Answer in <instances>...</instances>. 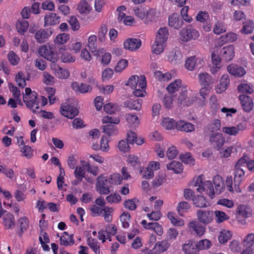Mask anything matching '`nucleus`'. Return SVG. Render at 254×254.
Returning a JSON list of instances; mask_svg holds the SVG:
<instances>
[{
  "label": "nucleus",
  "instance_id": "18",
  "mask_svg": "<svg viewBox=\"0 0 254 254\" xmlns=\"http://www.w3.org/2000/svg\"><path fill=\"white\" fill-rule=\"evenodd\" d=\"M198 77L200 84L205 87H208L215 82V79L206 72L200 73Z\"/></svg>",
  "mask_w": 254,
  "mask_h": 254
},
{
  "label": "nucleus",
  "instance_id": "2",
  "mask_svg": "<svg viewBox=\"0 0 254 254\" xmlns=\"http://www.w3.org/2000/svg\"><path fill=\"white\" fill-rule=\"evenodd\" d=\"M179 35L182 41L187 42L196 40L199 37V32L192 25L190 24L181 29Z\"/></svg>",
  "mask_w": 254,
  "mask_h": 254
},
{
  "label": "nucleus",
  "instance_id": "15",
  "mask_svg": "<svg viewBox=\"0 0 254 254\" xmlns=\"http://www.w3.org/2000/svg\"><path fill=\"white\" fill-rule=\"evenodd\" d=\"M51 69L56 76L60 79H66L69 76V71L59 64H51Z\"/></svg>",
  "mask_w": 254,
  "mask_h": 254
},
{
  "label": "nucleus",
  "instance_id": "48",
  "mask_svg": "<svg viewBox=\"0 0 254 254\" xmlns=\"http://www.w3.org/2000/svg\"><path fill=\"white\" fill-rule=\"evenodd\" d=\"M190 208V204L186 201L180 202L177 207V210L179 214L183 216V213L186 212Z\"/></svg>",
  "mask_w": 254,
  "mask_h": 254
},
{
  "label": "nucleus",
  "instance_id": "62",
  "mask_svg": "<svg viewBox=\"0 0 254 254\" xmlns=\"http://www.w3.org/2000/svg\"><path fill=\"white\" fill-rule=\"evenodd\" d=\"M15 81L18 85L21 88H24L26 85L24 74L21 72H18L15 77Z\"/></svg>",
  "mask_w": 254,
  "mask_h": 254
},
{
  "label": "nucleus",
  "instance_id": "31",
  "mask_svg": "<svg viewBox=\"0 0 254 254\" xmlns=\"http://www.w3.org/2000/svg\"><path fill=\"white\" fill-rule=\"evenodd\" d=\"M124 106L130 110H139L141 107V100L129 99L125 102Z\"/></svg>",
  "mask_w": 254,
  "mask_h": 254
},
{
  "label": "nucleus",
  "instance_id": "45",
  "mask_svg": "<svg viewBox=\"0 0 254 254\" xmlns=\"http://www.w3.org/2000/svg\"><path fill=\"white\" fill-rule=\"evenodd\" d=\"M61 61L64 63H72L75 62V57L69 52H64L61 53Z\"/></svg>",
  "mask_w": 254,
  "mask_h": 254
},
{
  "label": "nucleus",
  "instance_id": "42",
  "mask_svg": "<svg viewBox=\"0 0 254 254\" xmlns=\"http://www.w3.org/2000/svg\"><path fill=\"white\" fill-rule=\"evenodd\" d=\"M125 118L127 122L132 126L136 127L139 124L138 118L135 114L128 113L126 114Z\"/></svg>",
  "mask_w": 254,
  "mask_h": 254
},
{
  "label": "nucleus",
  "instance_id": "46",
  "mask_svg": "<svg viewBox=\"0 0 254 254\" xmlns=\"http://www.w3.org/2000/svg\"><path fill=\"white\" fill-rule=\"evenodd\" d=\"M181 83L182 81L180 79H177L174 82H171L166 89L169 93H174L181 87Z\"/></svg>",
  "mask_w": 254,
  "mask_h": 254
},
{
  "label": "nucleus",
  "instance_id": "16",
  "mask_svg": "<svg viewBox=\"0 0 254 254\" xmlns=\"http://www.w3.org/2000/svg\"><path fill=\"white\" fill-rule=\"evenodd\" d=\"M194 99L192 97H188L187 96V90L186 87H182L180 95L178 98V103L180 104H184V106H189L192 104Z\"/></svg>",
  "mask_w": 254,
  "mask_h": 254
},
{
  "label": "nucleus",
  "instance_id": "17",
  "mask_svg": "<svg viewBox=\"0 0 254 254\" xmlns=\"http://www.w3.org/2000/svg\"><path fill=\"white\" fill-rule=\"evenodd\" d=\"M97 36L95 35L90 36L88 39V47L90 51L96 56H100L101 54H103V49L97 50Z\"/></svg>",
  "mask_w": 254,
  "mask_h": 254
},
{
  "label": "nucleus",
  "instance_id": "33",
  "mask_svg": "<svg viewBox=\"0 0 254 254\" xmlns=\"http://www.w3.org/2000/svg\"><path fill=\"white\" fill-rule=\"evenodd\" d=\"M215 186V191L216 194H220L224 189V183L222 178L219 175L215 176L213 180Z\"/></svg>",
  "mask_w": 254,
  "mask_h": 254
},
{
  "label": "nucleus",
  "instance_id": "57",
  "mask_svg": "<svg viewBox=\"0 0 254 254\" xmlns=\"http://www.w3.org/2000/svg\"><path fill=\"white\" fill-rule=\"evenodd\" d=\"M237 90L240 93H245L251 94L253 92V88L249 84L246 83H241L237 87Z\"/></svg>",
  "mask_w": 254,
  "mask_h": 254
},
{
  "label": "nucleus",
  "instance_id": "10",
  "mask_svg": "<svg viewBox=\"0 0 254 254\" xmlns=\"http://www.w3.org/2000/svg\"><path fill=\"white\" fill-rule=\"evenodd\" d=\"M239 99L241 101V105L244 112L250 113L253 110L254 102L251 97L245 94H242L239 96Z\"/></svg>",
  "mask_w": 254,
  "mask_h": 254
},
{
  "label": "nucleus",
  "instance_id": "20",
  "mask_svg": "<svg viewBox=\"0 0 254 254\" xmlns=\"http://www.w3.org/2000/svg\"><path fill=\"white\" fill-rule=\"evenodd\" d=\"M227 70L230 74L238 77H242L246 73L244 68L239 64H229Z\"/></svg>",
  "mask_w": 254,
  "mask_h": 254
},
{
  "label": "nucleus",
  "instance_id": "25",
  "mask_svg": "<svg viewBox=\"0 0 254 254\" xmlns=\"http://www.w3.org/2000/svg\"><path fill=\"white\" fill-rule=\"evenodd\" d=\"M169 31L167 27H161L159 29L156 34L155 41L156 43H164L166 44V42L169 37Z\"/></svg>",
  "mask_w": 254,
  "mask_h": 254
},
{
  "label": "nucleus",
  "instance_id": "50",
  "mask_svg": "<svg viewBox=\"0 0 254 254\" xmlns=\"http://www.w3.org/2000/svg\"><path fill=\"white\" fill-rule=\"evenodd\" d=\"M232 235L230 232L226 230L221 231L218 237V240L220 243L225 244L231 238Z\"/></svg>",
  "mask_w": 254,
  "mask_h": 254
},
{
  "label": "nucleus",
  "instance_id": "64",
  "mask_svg": "<svg viewBox=\"0 0 254 254\" xmlns=\"http://www.w3.org/2000/svg\"><path fill=\"white\" fill-rule=\"evenodd\" d=\"M243 244L246 247H252L254 244V234H249L244 239Z\"/></svg>",
  "mask_w": 254,
  "mask_h": 254
},
{
  "label": "nucleus",
  "instance_id": "52",
  "mask_svg": "<svg viewBox=\"0 0 254 254\" xmlns=\"http://www.w3.org/2000/svg\"><path fill=\"white\" fill-rule=\"evenodd\" d=\"M238 39V35L236 33L230 32L224 36H221L220 40L223 42H233Z\"/></svg>",
  "mask_w": 254,
  "mask_h": 254
},
{
  "label": "nucleus",
  "instance_id": "29",
  "mask_svg": "<svg viewBox=\"0 0 254 254\" xmlns=\"http://www.w3.org/2000/svg\"><path fill=\"white\" fill-rule=\"evenodd\" d=\"M127 140L129 144H132L135 143L139 145L142 144L144 142L143 139L137 138V134L131 130L127 133Z\"/></svg>",
  "mask_w": 254,
  "mask_h": 254
},
{
  "label": "nucleus",
  "instance_id": "8",
  "mask_svg": "<svg viewBox=\"0 0 254 254\" xmlns=\"http://www.w3.org/2000/svg\"><path fill=\"white\" fill-rule=\"evenodd\" d=\"M197 217L199 222L205 225L210 223L213 219V211L211 210H203L199 209L197 211Z\"/></svg>",
  "mask_w": 254,
  "mask_h": 254
},
{
  "label": "nucleus",
  "instance_id": "30",
  "mask_svg": "<svg viewBox=\"0 0 254 254\" xmlns=\"http://www.w3.org/2000/svg\"><path fill=\"white\" fill-rule=\"evenodd\" d=\"M71 88L75 91H79L81 93H85L92 90V87L90 85L82 83L79 86L77 82L72 83Z\"/></svg>",
  "mask_w": 254,
  "mask_h": 254
},
{
  "label": "nucleus",
  "instance_id": "37",
  "mask_svg": "<svg viewBox=\"0 0 254 254\" xmlns=\"http://www.w3.org/2000/svg\"><path fill=\"white\" fill-rule=\"evenodd\" d=\"M144 228L154 230L158 236H161L163 233L162 226L157 222H149L147 226H144Z\"/></svg>",
  "mask_w": 254,
  "mask_h": 254
},
{
  "label": "nucleus",
  "instance_id": "61",
  "mask_svg": "<svg viewBox=\"0 0 254 254\" xmlns=\"http://www.w3.org/2000/svg\"><path fill=\"white\" fill-rule=\"evenodd\" d=\"M198 252L200 250L209 249L211 246V242L207 239L202 240L196 243Z\"/></svg>",
  "mask_w": 254,
  "mask_h": 254
},
{
  "label": "nucleus",
  "instance_id": "56",
  "mask_svg": "<svg viewBox=\"0 0 254 254\" xmlns=\"http://www.w3.org/2000/svg\"><path fill=\"white\" fill-rule=\"evenodd\" d=\"M74 242L73 235H71L69 237H68L67 238L64 235H62L60 238V244L64 246H71L74 244Z\"/></svg>",
  "mask_w": 254,
  "mask_h": 254
},
{
  "label": "nucleus",
  "instance_id": "1",
  "mask_svg": "<svg viewBox=\"0 0 254 254\" xmlns=\"http://www.w3.org/2000/svg\"><path fill=\"white\" fill-rule=\"evenodd\" d=\"M39 54L52 64H55L59 59L58 55L56 52L54 45H44L39 47Z\"/></svg>",
  "mask_w": 254,
  "mask_h": 254
},
{
  "label": "nucleus",
  "instance_id": "24",
  "mask_svg": "<svg viewBox=\"0 0 254 254\" xmlns=\"http://www.w3.org/2000/svg\"><path fill=\"white\" fill-rule=\"evenodd\" d=\"M196 190L200 192L206 191L211 198H213L214 197L215 191L212 183L210 181H205L202 185V186H199L196 189Z\"/></svg>",
  "mask_w": 254,
  "mask_h": 254
},
{
  "label": "nucleus",
  "instance_id": "26",
  "mask_svg": "<svg viewBox=\"0 0 254 254\" xmlns=\"http://www.w3.org/2000/svg\"><path fill=\"white\" fill-rule=\"evenodd\" d=\"M182 250L186 254H194L198 252L196 243L190 240L183 245Z\"/></svg>",
  "mask_w": 254,
  "mask_h": 254
},
{
  "label": "nucleus",
  "instance_id": "60",
  "mask_svg": "<svg viewBox=\"0 0 254 254\" xmlns=\"http://www.w3.org/2000/svg\"><path fill=\"white\" fill-rule=\"evenodd\" d=\"M120 220L122 223L123 227L125 228L129 227V222L130 220V214L128 212H123L121 216Z\"/></svg>",
  "mask_w": 254,
  "mask_h": 254
},
{
  "label": "nucleus",
  "instance_id": "58",
  "mask_svg": "<svg viewBox=\"0 0 254 254\" xmlns=\"http://www.w3.org/2000/svg\"><path fill=\"white\" fill-rule=\"evenodd\" d=\"M244 175L245 172L243 169L240 168V167L236 168L234 178V182H236L237 183H241L243 179V177L244 176Z\"/></svg>",
  "mask_w": 254,
  "mask_h": 254
},
{
  "label": "nucleus",
  "instance_id": "59",
  "mask_svg": "<svg viewBox=\"0 0 254 254\" xmlns=\"http://www.w3.org/2000/svg\"><path fill=\"white\" fill-rule=\"evenodd\" d=\"M226 31L225 27L224 24L220 21H217L214 26L213 32L214 34L219 35Z\"/></svg>",
  "mask_w": 254,
  "mask_h": 254
},
{
  "label": "nucleus",
  "instance_id": "54",
  "mask_svg": "<svg viewBox=\"0 0 254 254\" xmlns=\"http://www.w3.org/2000/svg\"><path fill=\"white\" fill-rule=\"evenodd\" d=\"M92 9V7L86 0L80 1L78 5V10L80 13L89 12Z\"/></svg>",
  "mask_w": 254,
  "mask_h": 254
},
{
  "label": "nucleus",
  "instance_id": "47",
  "mask_svg": "<svg viewBox=\"0 0 254 254\" xmlns=\"http://www.w3.org/2000/svg\"><path fill=\"white\" fill-rule=\"evenodd\" d=\"M108 28L105 24H102L99 29L98 37L99 41L103 43L106 41Z\"/></svg>",
  "mask_w": 254,
  "mask_h": 254
},
{
  "label": "nucleus",
  "instance_id": "40",
  "mask_svg": "<svg viewBox=\"0 0 254 254\" xmlns=\"http://www.w3.org/2000/svg\"><path fill=\"white\" fill-rule=\"evenodd\" d=\"M104 110L107 114H112L120 110V106L117 104L108 103L104 106Z\"/></svg>",
  "mask_w": 254,
  "mask_h": 254
},
{
  "label": "nucleus",
  "instance_id": "44",
  "mask_svg": "<svg viewBox=\"0 0 254 254\" xmlns=\"http://www.w3.org/2000/svg\"><path fill=\"white\" fill-rule=\"evenodd\" d=\"M69 35L65 33L58 34L54 40V43L57 45H63L69 39Z\"/></svg>",
  "mask_w": 254,
  "mask_h": 254
},
{
  "label": "nucleus",
  "instance_id": "21",
  "mask_svg": "<svg viewBox=\"0 0 254 254\" xmlns=\"http://www.w3.org/2000/svg\"><path fill=\"white\" fill-rule=\"evenodd\" d=\"M61 21V17L58 16L56 13L49 12L44 17V25L53 26L58 24Z\"/></svg>",
  "mask_w": 254,
  "mask_h": 254
},
{
  "label": "nucleus",
  "instance_id": "51",
  "mask_svg": "<svg viewBox=\"0 0 254 254\" xmlns=\"http://www.w3.org/2000/svg\"><path fill=\"white\" fill-rule=\"evenodd\" d=\"M176 123L174 120L167 118L163 120L162 125L167 129H173L176 127Z\"/></svg>",
  "mask_w": 254,
  "mask_h": 254
},
{
  "label": "nucleus",
  "instance_id": "27",
  "mask_svg": "<svg viewBox=\"0 0 254 254\" xmlns=\"http://www.w3.org/2000/svg\"><path fill=\"white\" fill-rule=\"evenodd\" d=\"M189 227L190 230H193L199 236H202L205 231V226L196 221L190 222L189 224Z\"/></svg>",
  "mask_w": 254,
  "mask_h": 254
},
{
  "label": "nucleus",
  "instance_id": "41",
  "mask_svg": "<svg viewBox=\"0 0 254 254\" xmlns=\"http://www.w3.org/2000/svg\"><path fill=\"white\" fill-rule=\"evenodd\" d=\"M237 216L247 218L251 216V213L248 210V208L244 205H240L237 208Z\"/></svg>",
  "mask_w": 254,
  "mask_h": 254
},
{
  "label": "nucleus",
  "instance_id": "32",
  "mask_svg": "<svg viewBox=\"0 0 254 254\" xmlns=\"http://www.w3.org/2000/svg\"><path fill=\"white\" fill-rule=\"evenodd\" d=\"M156 13V10L154 8H149L147 10L145 13V24H149L151 22L156 21L157 18Z\"/></svg>",
  "mask_w": 254,
  "mask_h": 254
},
{
  "label": "nucleus",
  "instance_id": "9",
  "mask_svg": "<svg viewBox=\"0 0 254 254\" xmlns=\"http://www.w3.org/2000/svg\"><path fill=\"white\" fill-rule=\"evenodd\" d=\"M60 112L62 115L69 119H73L79 113L78 110L76 107L66 103L62 105Z\"/></svg>",
  "mask_w": 254,
  "mask_h": 254
},
{
  "label": "nucleus",
  "instance_id": "3",
  "mask_svg": "<svg viewBox=\"0 0 254 254\" xmlns=\"http://www.w3.org/2000/svg\"><path fill=\"white\" fill-rule=\"evenodd\" d=\"M111 180L103 175L99 176L96 179V189L100 194H108L111 192L112 187Z\"/></svg>",
  "mask_w": 254,
  "mask_h": 254
},
{
  "label": "nucleus",
  "instance_id": "6",
  "mask_svg": "<svg viewBox=\"0 0 254 254\" xmlns=\"http://www.w3.org/2000/svg\"><path fill=\"white\" fill-rule=\"evenodd\" d=\"M29 32L34 33V38L38 43H44L52 34V31L49 29H40L35 32L33 28H30Z\"/></svg>",
  "mask_w": 254,
  "mask_h": 254
},
{
  "label": "nucleus",
  "instance_id": "7",
  "mask_svg": "<svg viewBox=\"0 0 254 254\" xmlns=\"http://www.w3.org/2000/svg\"><path fill=\"white\" fill-rule=\"evenodd\" d=\"M196 20L197 21L203 23L202 27L205 31L209 32L211 30L212 24L208 12L199 11L196 16Z\"/></svg>",
  "mask_w": 254,
  "mask_h": 254
},
{
  "label": "nucleus",
  "instance_id": "23",
  "mask_svg": "<svg viewBox=\"0 0 254 254\" xmlns=\"http://www.w3.org/2000/svg\"><path fill=\"white\" fill-rule=\"evenodd\" d=\"M230 79L227 74H224L220 80V83L215 86V91L217 93L221 94L225 91L229 85Z\"/></svg>",
  "mask_w": 254,
  "mask_h": 254
},
{
  "label": "nucleus",
  "instance_id": "35",
  "mask_svg": "<svg viewBox=\"0 0 254 254\" xmlns=\"http://www.w3.org/2000/svg\"><path fill=\"white\" fill-rule=\"evenodd\" d=\"M3 222L6 229H11L15 226L14 216L11 213H7L3 217Z\"/></svg>",
  "mask_w": 254,
  "mask_h": 254
},
{
  "label": "nucleus",
  "instance_id": "53",
  "mask_svg": "<svg viewBox=\"0 0 254 254\" xmlns=\"http://www.w3.org/2000/svg\"><path fill=\"white\" fill-rule=\"evenodd\" d=\"M87 243L89 247L96 254H100V246L96 240L94 239H88Z\"/></svg>",
  "mask_w": 254,
  "mask_h": 254
},
{
  "label": "nucleus",
  "instance_id": "11",
  "mask_svg": "<svg viewBox=\"0 0 254 254\" xmlns=\"http://www.w3.org/2000/svg\"><path fill=\"white\" fill-rule=\"evenodd\" d=\"M141 45V41L139 39L129 38L124 42V48L130 51H135Z\"/></svg>",
  "mask_w": 254,
  "mask_h": 254
},
{
  "label": "nucleus",
  "instance_id": "39",
  "mask_svg": "<svg viewBox=\"0 0 254 254\" xmlns=\"http://www.w3.org/2000/svg\"><path fill=\"white\" fill-rule=\"evenodd\" d=\"M254 30V22L252 20H249L244 23L241 32L244 34H249L252 33Z\"/></svg>",
  "mask_w": 254,
  "mask_h": 254
},
{
  "label": "nucleus",
  "instance_id": "43",
  "mask_svg": "<svg viewBox=\"0 0 254 254\" xmlns=\"http://www.w3.org/2000/svg\"><path fill=\"white\" fill-rule=\"evenodd\" d=\"M106 124V125L102 127L104 132L107 134L108 136H111L117 134L118 130L117 127L115 125L108 124Z\"/></svg>",
  "mask_w": 254,
  "mask_h": 254
},
{
  "label": "nucleus",
  "instance_id": "5",
  "mask_svg": "<svg viewBox=\"0 0 254 254\" xmlns=\"http://www.w3.org/2000/svg\"><path fill=\"white\" fill-rule=\"evenodd\" d=\"M125 85L130 87L132 89L137 87L144 89L146 86L145 77L144 75H140V77L136 75H132L129 77Z\"/></svg>",
  "mask_w": 254,
  "mask_h": 254
},
{
  "label": "nucleus",
  "instance_id": "28",
  "mask_svg": "<svg viewBox=\"0 0 254 254\" xmlns=\"http://www.w3.org/2000/svg\"><path fill=\"white\" fill-rule=\"evenodd\" d=\"M170 246L167 241H162L156 243L153 249V253L154 254H161L165 252Z\"/></svg>",
  "mask_w": 254,
  "mask_h": 254
},
{
  "label": "nucleus",
  "instance_id": "14",
  "mask_svg": "<svg viewBox=\"0 0 254 254\" xmlns=\"http://www.w3.org/2000/svg\"><path fill=\"white\" fill-rule=\"evenodd\" d=\"M220 54L222 60L225 62H229L232 60L234 57V47L232 45L224 47Z\"/></svg>",
  "mask_w": 254,
  "mask_h": 254
},
{
  "label": "nucleus",
  "instance_id": "19",
  "mask_svg": "<svg viewBox=\"0 0 254 254\" xmlns=\"http://www.w3.org/2000/svg\"><path fill=\"white\" fill-rule=\"evenodd\" d=\"M182 54L179 50L174 49L166 56V59L168 62L180 64L182 62Z\"/></svg>",
  "mask_w": 254,
  "mask_h": 254
},
{
  "label": "nucleus",
  "instance_id": "63",
  "mask_svg": "<svg viewBox=\"0 0 254 254\" xmlns=\"http://www.w3.org/2000/svg\"><path fill=\"white\" fill-rule=\"evenodd\" d=\"M129 144L128 141L126 142L124 140H122L119 142L118 147L122 152H128L130 150Z\"/></svg>",
  "mask_w": 254,
  "mask_h": 254
},
{
  "label": "nucleus",
  "instance_id": "36",
  "mask_svg": "<svg viewBox=\"0 0 254 254\" xmlns=\"http://www.w3.org/2000/svg\"><path fill=\"white\" fill-rule=\"evenodd\" d=\"M168 170H172L176 174H180L183 172V167L181 163L174 161L167 165Z\"/></svg>",
  "mask_w": 254,
  "mask_h": 254
},
{
  "label": "nucleus",
  "instance_id": "4",
  "mask_svg": "<svg viewBox=\"0 0 254 254\" xmlns=\"http://www.w3.org/2000/svg\"><path fill=\"white\" fill-rule=\"evenodd\" d=\"M209 142L214 149L219 150L224 144L225 138L222 133L212 132L209 136Z\"/></svg>",
  "mask_w": 254,
  "mask_h": 254
},
{
  "label": "nucleus",
  "instance_id": "55",
  "mask_svg": "<svg viewBox=\"0 0 254 254\" xmlns=\"http://www.w3.org/2000/svg\"><path fill=\"white\" fill-rule=\"evenodd\" d=\"M166 45L164 43H156V41H155L152 47V53L156 55L161 54L163 52Z\"/></svg>",
  "mask_w": 254,
  "mask_h": 254
},
{
  "label": "nucleus",
  "instance_id": "12",
  "mask_svg": "<svg viewBox=\"0 0 254 254\" xmlns=\"http://www.w3.org/2000/svg\"><path fill=\"white\" fill-rule=\"evenodd\" d=\"M183 24L182 18L177 13H173L168 18V25L175 29H180Z\"/></svg>",
  "mask_w": 254,
  "mask_h": 254
},
{
  "label": "nucleus",
  "instance_id": "38",
  "mask_svg": "<svg viewBox=\"0 0 254 254\" xmlns=\"http://www.w3.org/2000/svg\"><path fill=\"white\" fill-rule=\"evenodd\" d=\"M192 202L193 204L197 207L202 208L207 206L206 200L205 197L202 195L194 196L192 198Z\"/></svg>",
  "mask_w": 254,
  "mask_h": 254
},
{
  "label": "nucleus",
  "instance_id": "34",
  "mask_svg": "<svg viewBox=\"0 0 254 254\" xmlns=\"http://www.w3.org/2000/svg\"><path fill=\"white\" fill-rule=\"evenodd\" d=\"M29 26V22L24 19L18 20L16 24L17 32L21 35L25 34L27 31Z\"/></svg>",
  "mask_w": 254,
  "mask_h": 254
},
{
  "label": "nucleus",
  "instance_id": "13",
  "mask_svg": "<svg viewBox=\"0 0 254 254\" xmlns=\"http://www.w3.org/2000/svg\"><path fill=\"white\" fill-rule=\"evenodd\" d=\"M37 93H33L31 96L27 97L26 99H23V101L25 103L27 107L32 110L33 113H35L36 110L34 109H38L39 108V102L37 100Z\"/></svg>",
  "mask_w": 254,
  "mask_h": 254
},
{
  "label": "nucleus",
  "instance_id": "22",
  "mask_svg": "<svg viewBox=\"0 0 254 254\" xmlns=\"http://www.w3.org/2000/svg\"><path fill=\"white\" fill-rule=\"evenodd\" d=\"M176 128L178 130L186 132H190L195 129L194 125L183 120H179L176 123Z\"/></svg>",
  "mask_w": 254,
  "mask_h": 254
},
{
  "label": "nucleus",
  "instance_id": "49",
  "mask_svg": "<svg viewBox=\"0 0 254 254\" xmlns=\"http://www.w3.org/2000/svg\"><path fill=\"white\" fill-rule=\"evenodd\" d=\"M167 216L171 223L174 225L177 226H182L184 225L183 220L182 219H177V216L174 213L172 212H169L168 213Z\"/></svg>",
  "mask_w": 254,
  "mask_h": 254
}]
</instances>
